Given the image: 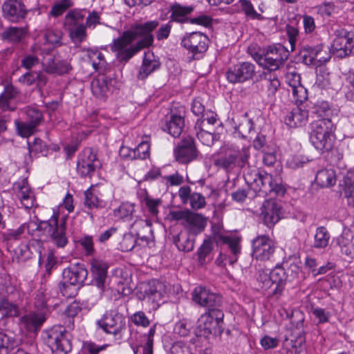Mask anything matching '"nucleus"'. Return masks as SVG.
Here are the masks:
<instances>
[{"label":"nucleus","instance_id":"nucleus-26","mask_svg":"<svg viewBox=\"0 0 354 354\" xmlns=\"http://www.w3.org/2000/svg\"><path fill=\"white\" fill-rule=\"evenodd\" d=\"M113 80L104 74H100L91 84L93 94L97 98L104 99L112 86Z\"/></svg>","mask_w":354,"mask_h":354},{"label":"nucleus","instance_id":"nucleus-6","mask_svg":"<svg viewBox=\"0 0 354 354\" xmlns=\"http://www.w3.org/2000/svg\"><path fill=\"white\" fill-rule=\"evenodd\" d=\"M169 216L172 221L180 222L187 232L194 236L203 231L206 226L205 218L189 209L170 211Z\"/></svg>","mask_w":354,"mask_h":354},{"label":"nucleus","instance_id":"nucleus-59","mask_svg":"<svg viewBox=\"0 0 354 354\" xmlns=\"http://www.w3.org/2000/svg\"><path fill=\"white\" fill-rule=\"evenodd\" d=\"M26 115L28 122L37 126L42 120V113L40 111L35 108H28L26 109Z\"/></svg>","mask_w":354,"mask_h":354},{"label":"nucleus","instance_id":"nucleus-8","mask_svg":"<svg viewBox=\"0 0 354 354\" xmlns=\"http://www.w3.org/2000/svg\"><path fill=\"white\" fill-rule=\"evenodd\" d=\"M44 340L53 354H68L71 351L70 335L61 326L47 330Z\"/></svg>","mask_w":354,"mask_h":354},{"label":"nucleus","instance_id":"nucleus-14","mask_svg":"<svg viewBox=\"0 0 354 354\" xmlns=\"http://www.w3.org/2000/svg\"><path fill=\"white\" fill-rule=\"evenodd\" d=\"M255 66L248 62L234 65L225 73L227 80L232 84L242 83L253 77Z\"/></svg>","mask_w":354,"mask_h":354},{"label":"nucleus","instance_id":"nucleus-12","mask_svg":"<svg viewBox=\"0 0 354 354\" xmlns=\"http://www.w3.org/2000/svg\"><path fill=\"white\" fill-rule=\"evenodd\" d=\"M97 325L106 333L116 335L125 326L124 318L115 310L106 311L97 322Z\"/></svg>","mask_w":354,"mask_h":354},{"label":"nucleus","instance_id":"nucleus-45","mask_svg":"<svg viewBox=\"0 0 354 354\" xmlns=\"http://www.w3.org/2000/svg\"><path fill=\"white\" fill-rule=\"evenodd\" d=\"M134 212V204L123 203L121 205L113 210V215L119 218H131Z\"/></svg>","mask_w":354,"mask_h":354},{"label":"nucleus","instance_id":"nucleus-34","mask_svg":"<svg viewBox=\"0 0 354 354\" xmlns=\"http://www.w3.org/2000/svg\"><path fill=\"white\" fill-rule=\"evenodd\" d=\"M280 82L278 77L270 73H264L261 80V86L266 91L268 97H272L275 95L280 86Z\"/></svg>","mask_w":354,"mask_h":354},{"label":"nucleus","instance_id":"nucleus-21","mask_svg":"<svg viewBox=\"0 0 354 354\" xmlns=\"http://www.w3.org/2000/svg\"><path fill=\"white\" fill-rule=\"evenodd\" d=\"M261 216L265 225L271 227L280 219L281 207L273 201H266L261 208Z\"/></svg>","mask_w":354,"mask_h":354},{"label":"nucleus","instance_id":"nucleus-50","mask_svg":"<svg viewBox=\"0 0 354 354\" xmlns=\"http://www.w3.org/2000/svg\"><path fill=\"white\" fill-rule=\"evenodd\" d=\"M221 240L228 246L233 254L236 255L240 252L241 239L239 237L224 236L221 237Z\"/></svg>","mask_w":354,"mask_h":354},{"label":"nucleus","instance_id":"nucleus-1","mask_svg":"<svg viewBox=\"0 0 354 354\" xmlns=\"http://www.w3.org/2000/svg\"><path fill=\"white\" fill-rule=\"evenodd\" d=\"M158 25L156 20L136 24L113 39L110 48L118 61L126 63L137 53L151 46L153 42L152 32Z\"/></svg>","mask_w":354,"mask_h":354},{"label":"nucleus","instance_id":"nucleus-39","mask_svg":"<svg viewBox=\"0 0 354 354\" xmlns=\"http://www.w3.org/2000/svg\"><path fill=\"white\" fill-rule=\"evenodd\" d=\"M145 292L151 297L153 301H158L166 293L165 286L158 280H151L149 282Z\"/></svg>","mask_w":354,"mask_h":354},{"label":"nucleus","instance_id":"nucleus-18","mask_svg":"<svg viewBox=\"0 0 354 354\" xmlns=\"http://www.w3.org/2000/svg\"><path fill=\"white\" fill-rule=\"evenodd\" d=\"M354 47V32L342 30L334 39L332 48L341 58L350 55Z\"/></svg>","mask_w":354,"mask_h":354},{"label":"nucleus","instance_id":"nucleus-10","mask_svg":"<svg viewBox=\"0 0 354 354\" xmlns=\"http://www.w3.org/2000/svg\"><path fill=\"white\" fill-rule=\"evenodd\" d=\"M100 166L95 151L91 148H85L79 154L77 161V171L82 177H91L96 168Z\"/></svg>","mask_w":354,"mask_h":354},{"label":"nucleus","instance_id":"nucleus-17","mask_svg":"<svg viewBox=\"0 0 354 354\" xmlns=\"http://www.w3.org/2000/svg\"><path fill=\"white\" fill-rule=\"evenodd\" d=\"M198 153L194 138L192 137L185 138L174 149L176 160L183 164L189 163L196 159Z\"/></svg>","mask_w":354,"mask_h":354},{"label":"nucleus","instance_id":"nucleus-7","mask_svg":"<svg viewBox=\"0 0 354 354\" xmlns=\"http://www.w3.org/2000/svg\"><path fill=\"white\" fill-rule=\"evenodd\" d=\"M224 313L222 310H212L203 314L198 320L200 335H221L223 332Z\"/></svg>","mask_w":354,"mask_h":354},{"label":"nucleus","instance_id":"nucleus-51","mask_svg":"<svg viewBox=\"0 0 354 354\" xmlns=\"http://www.w3.org/2000/svg\"><path fill=\"white\" fill-rule=\"evenodd\" d=\"M15 124L19 133L23 137H28L31 136L34 133L35 129L37 127L28 121V122H24L16 120Z\"/></svg>","mask_w":354,"mask_h":354},{"label":"nucleus","instance_id":"nucleus-46","mask_svg":"<svg viewBox=\"0 0 354 354\" xmlns=\"http://www.w3.org/2000/svg\"><path fill=\"white\" fill-rule=\"evenodd\" d=\"M16 342L14 338L8 336L6 334L0 333V354H8L9 349L15 346Z\"/></svg>","mask_w":354,"mask_h":354},{"label":"nucleus","instance_id":"nucleus-41","mask_svg":"<svg viewBox=\"0 0 354 354\" xmlns=\"http://www.w3.org/2000/svg\"><path fill=\"white\" fill-rule=\"evenodd\" d=\"M160 66V63L156 59H151L145 57L142 64L138 73V78L143 80L148 77L152 72L156 71Z\"/></svg>","mask_w":354,"mask_h":354},{"label":"nucleus","instance_id":"nucleus-56","mask_svg":"<svg viewBox=\"0 0 354 354\" xmlns=\"http://www.w3.org/2000/svg\"><path fill=\"white\" fill-rule=\"evenodd\" d=\"M188 203L193 209H199L205 206L206 202L205 197L201 194L193 192Z\"/></svg>","mask_w":354,"mask_h":354},{"label":"nucleus","instance_id":"nucleus-32","mask_svg":"<svg viewBox=\"0 0 354 354\" xmlns=\"http://www.w3.org/2000/svg\"><path fill=\"white\" fill-rule=\"evenodd\" d=\"M173 243L179 251L189 252L194 249L195 238L194 235L188 232H180L173 236Z\"/></svg>","mask_w":354,"mask_h":354},{"label":"nucleus","instance_id":"nucleus-5","mask_svg":"<svg viewBox=\"0 0 354 354\" xmlns=\"http://www.w3.org/2000/svg\"><path fill=\"white\" fill-rule=\"evenodd\" d=\"M58 218V214L54 212L48 221L41 222L37 226V230H44L57 247L64 248L68 243V238L66 235L67 217H62L59 223Z\"/></svg>","mask_w":354,"mask_h":354},{"label":"nucleus","instance_id":"nucleus-37","mask_svg":"<svg viewBox=\"0 0 354 354\" xmlns=\"http://www.w3.org/2000/svg\"><path fill=\"white\" fill-rule=\"evenodd\" d=\"M315 181L321 187H329L336 183V174L333 169H324L317 171Z\"/></svg>","mask_w":354,"mask_h":354},{"label":"nucleus","instance_id":"nucleus-29","mask_svg":"<svg viewBox=\"0 0 354 354\" xmlns=\"http://www.w3.org/2000/svg\"><path fill=\"white\" fill-rule=\"evenodd\" d=\"M308 118V112L306 109L296 107L292 110L285 118V123L290 128H295L304 125Z\"/></svg>","mask_w":354,"mask_h":354},{"label":"nucleus","instance_id":"nucleus-52","mask_svg":"<svg viewBox=\"0 0 354 354\" xmlns=\"http://www.w3.org/2000/svg\"><path fill=\"white\" fill-rule=\"evenodd\" d=\"M149 143L147 140L142 141L136 148L134 149L135 160H145L149 157Z\"/></svg>","mask_w":354,"mask_h":354},{"label":"nucleus","instance_id":"nucleus-64","mask_svg":"<svg viewBox=\"0 0 354 354\" xmlns=\"http://www.w3.org/2000/svg\"><path fill=\"white\" fill-rule=\"evenodd\" d=\"M39 64V59L34 55H26L21 61V67L27 70H31Z\"/></svg>","mask_w":354,"mask_h":354},{"label":"nucleus","instance_id":"nucleus-15","mask_svg":"<svg viewBox=\"0 0 354 354\" xmlns=\"http://www.w3.org/2000/svg\"><path fill=\"white\" fill-rule=\"evenodd\" d=\"M30 10L21 0H6L2 6L3 16L8 21L18 23L24 20Z\"/></svg>","mask_w":354,"mask_h":354},{"label":"nucleus","instance_id":"nucleus-54","mask_svg":"<svg viewBox=\"0 0 354 354\" xmlns=\"http://www.w3.org/2000/svg\"><path fill=\"white\" fill-rule=\"evenodd\" d=\"M240 3H241L242 10L244 11L245 14L248 17H249L253 19H258V20L263 19V17L261 16V15L257 13L254 10V7L250 1H249L248 0H241Z\"/></svg>","mask_w":354,"mask_h":354},{"label":"nucleus","instance_id":"nucleus-22","mask_svg":"<svg viewBox=\"0 0 354 354\" xmlns=\"http://www.w3.org/2000/svg\"><path fill=\"white\" fill-rule=\"evenodd\" d=\"M185 126L184 118L177 114L171 113L162 122L161 128L174 138H178L183 132Z\"/></svg>","mask_w":354,"mask_h":354},{"label":"nucleus","instance_id":"nucleus-9","mask_svg":"<svg viewBox=\"0 0 354 354\" xmlns=\"http://www.w3.org/2000/svg\"><path fill=\"white\" fill-rule=\"evenodd\" d=\"M63 282L59 283V290L64 297H69V286L80 285L86 280L88 271L83 264L76 263L65 268L62 272Z\"/></svg>","mask_w":354,"mask_h":354},{"label":"nucleus","instance_id":"nucleus-3","mask_svg":"<svg viewBox=\"0 0 354 354\" xmlns=\"http://www.w3.org/2000/svg\"><path fill=\"white\" fill-rule=\"evenodd\" d=\"M332 122L330 119L322 118L310 124V140L315 148L324 153L332 149L335 136L331 132Z\"/></svg>","mask_w":354,"mask_h":354},{"label":"nucleus","instance_id":"nucleus-30","mask_svg":"<svg viewBox=\"0 0 354 354\" xmlns=\"http://www.w3.org/2000/svg\"><path fill=\"white\" fill-rule=\"evenodd\" d=\"M232 153L234 155V168L239 167L243 169L249 165V158L250 157V146H239L231 145Z\"/></svg>","mask_w":354,"mask_h":354},{"label":"nucleus","instance_id":"nucleus-38","mask_svg":"<svg viewBox=\"0 0 354 354\" xmlns=\"http://www.w3.org/2000/svg\"><path fill=\"white\" fill-rule=\"evenodd\" d=\"M86 55L92 63V66L95 71L102 73L106 66V62L104 55L97 49L87 48L84 50Z\"/></svg>","mask_w":354,"mask_h":354},{"label":"nucleus","instance_id":"nucleus-31","mask_svg":"<svg viewBox=\"0 0 354 354\" xmlns=\"http://www.w3.org/2000/svg\"><path fill=\"white\" fill-rule=\"evenodd\" d=\"M337 243L343 254L354 258V232L350 230H344L337 239Z\"/></svg>","mask_w":354,"mask_h":354},{"label":"nucleus","instance_id":"nucleus-19","mask_svg":"<svg viewBox=\"0 0 354 354\" xmlns=\"http://www.w3.org/2000/svg\"><path fill=\"white\" fill-rule=\"evenodd\" d=\"M181 44L194 54L201 53L207 49L208 38L201 32H193L183 38Z\"/></svg>","mask_w":354,"mask_h":354},{"label":"nucleus","instance_id":"nucleus-35","mask_svg":"<svg viewBox=\"0 0 354 354\" xmlns=\"http://www.w3.org/2000/svg\"><path fill=\"white\" fill-rule=\"evenodd\" d=\"M17 196L22 205L26 209H30L34 205L35 196L27 182L24 180L21 185H18Z\"/></svg>","mask_w":354,"mask_h":354},{"label":"nucleus","instance_id":"nucleus-61","mask_svg":"<svg viewBox=\"0 0 354 354\" xmlns=\"http://www.w3.org/2000/svg\"><path fill=\"white\" fill-rule=\"evenodd\" d=\"M312 313L315 318L317 319L319 324L328 322L331 316V314L328 310L321 308H313L312 310Z\"/></svg>","mask_w":354,"mask_h":354},{"label":"nucleus","instance_id":"nucleus-11","mask_svg":"<svg viewBox=\"0 0 354 354\" xmlns=\"http://www.w3.org/2000/svg\"><path fill=\"white\" fill-rule=\"evenodd\" d=\"M192 297L194 301L207 308L208 311L221 310L220 307L223 304V297L220 295L211 292L203 286L196 287L192 293Z\"/></svg>","mask_w":354,"mask_h":354},{"label":"nucleus","instance_id":"nucleus-28","mask_svg":"<svg viewBox=\"0 0 354 354\" xmlns=\"http://www.w3.org/2000/svg\"><path fill=\"white\" fill-rule=\"evenodd\" d=\"M131 232L142 241L148 242L152 235L151 222L148 219H138L131 225Z\"/></svg>","mask_w":354,"mask_h":354},{"label":"nucleus","instance_id":"nucleus-60","mask_svg":"<svg viewBox=\"0 0 354 354\" xmlns=\"http://www.w3.org/2000/svg\"><path fill=\"white\" fill-rule=\"evenodd\" d=\"M44 70L50 74L55 73L57 62L55 61V57L53 55L48 54L44 57L41 62Z\"/></svg>","mask_w":354,"mask_h":354},{"label":"nucleus","instance_id":"nucleus-48","mask_svg":"<svg viewBox=\"0 0 354 354\" xmlns=\"http://www.w3.org/2000/svg\"><path fill=\"white\" fill-rule=\"evenodd\" d=\"M0 313L2 316H17L18 308L12 303L6 299H2L0 302Z\"/></svg>","mask_w":354,"mask_h":354},{"label":"nucleus","instance_id":"nucleus-53","mask_svg":"<svg viewBox=\"0 0 354 354\" xmlns=\"http://www.w3.org/2000/svg\"><path fill=\"white\" fill-rule=\"evenodd\" d=\"M73 6L71 0H61L59 3L55 4L50 10V14L53 17L62 15L64 11Z\"/></svg>","mask_w":354,"mask_h":354},{"label":"nucleus","instance_id":"nucleus-57","mask_svg":"<svg viewBox=\"0 0 354 354\" xmlns=\"http://www.w3.org/2000/svg\"><path fill=\"white\" fill-rule=\"evenodd\" d=\"M263 55L268 56V57L270 58H276V59H279L282 62L287 58L286 53L282 46L275 48L270 47Z\"/></svg>","mask_w":354,"mask_h":354},{"label":"nucleus","instance_id":"nucleus-58","mask_svg":"<svg viewBox=\"0 0 354 354\" xmlns=\"http://www.w3.org/2000/svg\"><path fill=\"white\" fill-rule=\"evenodd\" d=\"M137 241V238L130 232L124 235L123 239L120 243L121 248L124 251H130L133 249Z\"/></svg>","mask_w":354,"mask_h":354},{"label":"nucleus","instance_id":"nucleus-27","mask_svg":"<svg viewBox=\"0 0 354 354\" xmlns=\"http://www.w3.org/2000/svg\"><path fill=\"white\" fill-rule=\"evenodd\" d=\"M339 186L343 190L344 195L347 201V204L354 207V170H347L343 174L342 180Z\"/></svg>","mask_w":354,"mask_h":354},{"label":"nucleus","instance_id":"nucleus-55","mask_svg":"<svg viewBox=\"0 0 354 354\" xmlns=\"http://www.w3.org/2000/svg\"><path fill=\"white\" fill-rule=\"evenodd\" d=\"M191 323L187 319H181L174 326V332L182 337H187L190 333Z\"/></svg>","mask_w":354,"mask_h":354},{"label":"nucleus","instance_id":"nucleus-40","mask_svg":"<svg viewBox=\"0 0 354 354\" xmlns=\"http://www.w3.org/2000/svg\"><path fill=\"white\" fill-rule=\"evenodd\" d=\"M27 30L23 27H8L2 32V38L4 40L12 43H19L25 37Z\"/></svg>","mask_w":354,"mask_h":354},{"label":"nucleus","instance_id":"nucleus-25","mask_svg":"<svg viewBox=\"0 0 354 354\" xmlns=\"http://www.w3.org/2000/svg\"><path fill=\"white\" fill-rule=\"evenodd\" d=\"M196 135L203 145L210 147L219 138L218 134L211 131L210 127H207L204 121H196L195 124Z\"/></svg>","mask_w":354,"mask_h":354},{"label":"nucleus","instance_id":"nucleus-62","mask_svg":"<svg viewBox=\"0 0 354 354\" xmlns=\"http://www.w3.org/2000/svg\"><path fill=\"white\" fill-rule=\"evenodd\" d=\"M131 322L136 326L147 327L149 325L150 322L142 311L135 313L131 317Z\"/></svg>","mask_w":354,"mask_h":354},{"label":"nucleus","instance_id":"nucleus-43","mask_svg":"<svg viewBox=\"0 0 354 354\" xmlns=\"http://www.w3.org/2000/svg\"><path fill=\"white\" fill-rule=\"evenodd\" d=\"M330 239V234L324 227H319L314 236L313 247L315 248H326Z\"/></svg>","mask_w":354,"mask_h":354},{"label":"nucleus","instance_id":"nucleus-44","mask_svg":"<svg viewBox=\"0 0 354 354\" xmlns=\"http://www.w3.org/2000/svg\"><path fill=\"white\" fill-rule=\"evenodd\" d=\"M257 62L264 68H267L270 71H274L280 68L283 62L276 58H270L268 56L257 55Z\"/></svg>","mask_w":354,"mask_h":354},{"label":"nucleus","instance_id":"nucleus-36","mask_svg":"<svg viewBox=\"0 0 354 354\" xmlns=\"http://www.w3.org/2000/svg\"><path fill=\"white\" fill-rule=\"evenodd\" d=\"M46 320L43 313H30L21 317V323L29 331L37 330Z\"/></svg>","mask_w":354,"mask_h":354},{"label":"nucleus","instance_id":"nucleus-33","mask_svg":"<svg viewBox=\"0 0 354 354\" xmlns=\"http://www.w3.org/2000/svg\"><path fill=\"white\" fill-rule=\"evenodd\" d=\"M194 8L192 6H183L178 3H175L170 6L171 21L178 23H185L189 21L188 15L191 14Z\"/></svg>","mask_w":354,"mask_h":354},{"label":"nucleus","instance_id":"nucleus-47","mask_svg":"<svg viewBox=\"0 0 354 354\" xmlns=\"http://www.w3.org/2000/svg\"><path fill=\"white\" fill-rule=\"evenodd\" d=\"M62 32L57 29L47 30L44 34L46 41L53 45L60 46L62 44Z\"/></svg>","mask_w":354,"mask_h":354},{"label":"nucleus","instance_id":"nucleus-49","mask_svg":"<svg viewBox=\"0 0 354 354\" xmlns=\"http://www.w3.org/2000/svg\"><path fill=\"white\" fill-rule=\"evenodd\" d=\"M212 250V243L209 240H205L197 251L198 259L201 264L205 262V259L209 257Z\"/></svg>","mask_w":354,"mask_h":354},{"label":"nucleus","instance_id":"nucleus-2","mask_svg":"<svg viewBox=\"0 0 354 354\" xmlns=\"http://www.w3.org/2000/svg\"><path fill=\"white\" fill-rule=\"evenodd\" d=\"M244 178L247 184L259 196L265 197L272 194L282 196L286 192L283 185L274 182L272 176L264 171H249L244 174Z\"/></svg>","mask_w":354,"mask_h":354},{"label":"nucleus","instance_id":"nucleus-13","mask_svg":"<svg viewBox=\"0 0 354 354\" xmlns=\"http://www.w3.org/2000/svg\"><path fill=\"white\" fill-rule=\"evenodd\" d=\"M275 251L273 241L267 235H259L252 241V255L260 261L270 260Z\"/></svg>","mask_w":354,"mask_h":354},{"label":"nucleus","instance_id":"nucleus-63","mask_svg":"<svg viewBox=\"0 0 354 354\" xmlns=\"http://www.w3.org/2000/svg\"><path fill=\"white\" fill-rule=\"evenodd\" d=\"M84 205L88 208L98 207L100 206V201L98 198L90 190L87 189L84 192Z\"/></svg>","mask_w":354,"mask_h":354},{"label":"nucleus","instance_id":"nucleus-4","mask_svg":"<svg viewBox=\"0 0 354 354\" xmlns=\"http://www.w3.org/2000/svg\"><path fill=\"white\" fill-rule=\"evenodd\" d=\"M85 14L82 10H70L64 17V26L74 44H81L87 38L86 25L84 24Z\"/></svg>","mask_w":354,"mask_h":354},{"label":"nucleus","instance_id":"nucleus-20","mask_svg":"<svg viewBox=\"0 0 354 354\" xmlns=\"http://www.w3.org/2000/svg\"><path fill=\"white\" fill-rule=\"evenodd\" d=\"M234 158L232 145H227L220 149V151L214 156L213 162L217 168L230 172L234 169Z\"/></svg>","mask_w":354,"mask_h":354},{"label":"nucleus","instance_id":"nucleus-16","mask_svg":"<svg viewBox=\"0 0 354 354\" xmlns=\"http://www.w3.org/2000/svg\"><path fill=\"white\" fill-rule=\"evenodd\" d=\"M301 57L303 62L306 65L315 64L317 66L328 62L330 56L326 49H324L323 45H317L316 46H304L300 51Z\"/></svg>","mask_w":354,"mask_h":354},{"label":"nucleus","instance_id":"nucleus-42","mask_svg":"<svg viewBox=\"0 0 354 354\" xmlns=\"http://www.w3.org/2000/svg\"><path fill=\"white\" fill-rule=\"evenodd\" d=\"M257 281L259 287L262 290H270V293L272 295V289L274 288V283L272 279H271V271L259 270L257 277Z\"/></svg>","mask_w":354,"mask_h":354},{"label":"nucleus","instance_id":"nucleus-24","mask_svg":"<svg viewBox=\"0 0 354 354\" xmlns=\"http://www.w3.org/2000/svg\"><path fill=\"white\" fill-rule=\"evenodd\" d=\"M91 271L93 277V283L101 290H103L107 277L108 265L106 263L92 259L91 261Z\"/></svg>","mask_w":354,"mask_h":354},{"label":"nucleus","instance_id":"nucleus-23","mask_svg":"<svg viewBox=\"0 0 354 354\" xmlns=\"http://www.w3.org/2000/svg\"><path fill=\"white\" fill-rule=\"evenodd\" d=\"M287 266V263H283L282 266H277L271 270V279H272L274 283V288L272 289V295H281L286 281H288V273L286 271V267Z\"/></svg>","mask_w":354,"mask_h":354}]
</instances>
